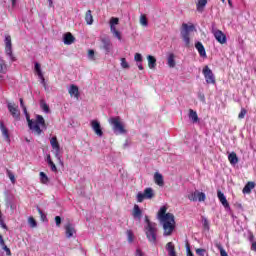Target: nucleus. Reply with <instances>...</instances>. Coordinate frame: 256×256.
Instances as JSON below:
<instances>
[{
    "instance_id": "f257e3e1",
    "label": "nucleus",
    "mask_w": 256,
    "mask_h": 256,
    "mask_svg": "<svg viewBox=\"0 0 256 256\" xmlns=\"http://www.w3.org/2000/svg\"><path fill=\"white\" fill-rule=\"evenodd\" d=\"M157 219L163 227L164 237H171L176 227L175 215L167 213V206H162L157 213Z\"/></svg>"
},
{
    "instance_id": "f03ea898",
    "label": "nucleus",
    "mask_w": 256,
    "mask_h": 256,
    "mask_svg": "<svg viewBox=\"0 0 256 256\" xmlns=\"http://www.w3.org/2000/svg\"><path fill=\"white\" fill-rule=\"evenodd\" d=\"M144 221L146 223L144 226L146 238L151 245H157V233L159 231V229H157V223L151 222L149 216H145Z\"/></svg>"
},
{
    "instance_id": "7ed1b4c3",
    "label": "nucleus",
    "mask_w": 256,
    "mask_h": 256,
    "mask_svg": "<svg viewBox=\"0 0 256 256\" xmlns=\"http://www.w3.org/2000/svg\"><path fill=\"white\" fill-rule=\"evenodd\" d=\"M27 121H28V127L32 131H34L35 135H41L43 133L42 129H47V124L45 123V118H43L41 115L36 116V121L33 122L31 118L27 115ZM41 125V127L39 126Z\"/></svg>"
},
{
    "instance_id": "20e7f679",
    "label": "nucleus",
    "mask_w": 256,
    "mask_h": 256,
    "mask_svg": "<svg viewBox=\"0 0 256 256\" xmlns=\"http://www.w3.org/2000/svg\"><path fill=\"white\" fill-rule=\"evenodd\" d=\"M108 123L112 125V129L116 135H125L127 133L125 125L121 122V117H111L109 118Z\"/></svg>"
},
{
    "instance_id": "39448f33",
    "label": "nucleus",
    "mask_w": 256,
    "mask_h": 256,
    "mask_svg": "<svg viewBox=\"0 0 256 256\" xmlns=\"http://www.w3.org/2000/svg\"><path fill=\"white\" fill-rule=\"evenodd\" d=\"M182 27L184 29V31L181 32V37L185 43V47L189 48L191 47V38L189 37V31H193V29H195V26L191 25H187V24H182Z\"/></svg>"
},
{
    "instance_id": "423d86ee",
    "label": "nucleus",
    "mask_w": 256,
    "mask_h": 256,
    "mask_svg": "<svg viewBox=\"0 0 256 256\" xmlns=\"http://www.w3.org/2000/svg\"><path fill=\"white\" fill-rule=\"evenodd\" d=\"M202 73L208 85H215L216 83L215 74H213V70L209 68V66H205L202 70Z\"/></svg>"
},
{
    "instance_id": "0eeeda50",
    "label": "nucleus",
    "mask_w": 256,
    "mask_h": 256,
    "mask_svg": "<svg viewBox=\"0 0 256 256\" xmlns=\"http://www.w3.org/2000/svg\"><path fill=\"white\" fill-rule=\"evenodd\" d=\"M155 197V192H153V188H146L144 189V192H139L137 194V201L138 203H143L145 199H153Z\"/></svg>"
},
{
    "instance_id": "6e6552de",
    "label": "nucleus",
    "mask_w": 256,
    "mask_h": 256,
    "mask_svg": "<svg viewBox=\"0 0 256 256\" xmlns=\"http://www.w3.org/2000/svg\"><path fill=\"white\" fill-rule=\"evenodd\" d=\"M189 201H199L200 203L205 201L207 199V196L204 192H199L198 190H195L194 192L188 194Z\"/></svg>"
},
{
    "instance_id": "1a4fd4ad",
    "label": "nucleus",
    "mask_w": 256,
    "mask_h": 256,
    "mask_svg": "<svg viewBox=\"0 0 256 256\" xmlns=\"http://www.w3.org/2000/svg\"><path fill=\"white\" fill-rule=\"evenodd\" d=\"M7 108L12 117L16 119V121H19L21 117V111H19V106H17L15 103L10 102L7 104Z\"/></svg>"
},
{
    "instance_id": "9d476101",
    "label": "nucleus",
    "mask_w": 256,
    "mask_h": 256,
    "mask_svg": "<svg viewBox=\"0 0 256 256\" xmlns=\"http://www.w3.org/2000/svg\"><path fill=\"white\" fill-rule=\"evenodd\" d=\"M212 33H213L216 41H218V43H220V45H225V43H227V36L225 35V33H223V31H221L219 29H213Z\"/></svg>"
},
{
    "instance_id": "9b49d317",
    "label": "nucleus",
    "mask_w": 256,
    "mask_h": 256,
    "mask_svg": "<svg viewBox=\"0 0 256 256\" xmlns=\"http://www.w3.org/2000/svg\"><path fill=\"white\" fill-rule=\"evenodd\" d=\"M91 127L98 137H103V129H101V123H99V121L92 120Z\"/></svg>"
},
{
    "instance_id": "f8f14e48",
    "label": "nucleus",
    "mask_w": 256,
    "mask_h": 256,
    "mask_svg": "<svg viewBox=\"0 0 256 256\" xmlns=\"http://www.w3.org/2000/svg\"><path fill=\"white\" fill-rule=\"evenodd\" d=\"M101 49H103L106 53H110L111 51V40L107 37L101 38Z\"/></svg>"
},
{
    "instance_id": "ddd939ff",
    "label": "nucleus",
    "mask_w": 256,
    "mask_h": 256,
    "mask_svg": "<svg viewBox=\"0 0 256 256\" xmlns=\"http://www.w3.org/2000/svg\"><path fill=\"white\" fill-rule=\"evenodd\" d=\"M168 256H177V250L175 249V244L173 242H168L165 246Z\"/></svg>"
},
{
    "instance_id": "4468645a",
    "label": "nucleus",
    "mask_w": 256,
    "mask_h": 256,
    "mask_svg": "<svg viewBox=\"0 0 256 256\" xmlns=\"http://www.w3.org/2000/svg\"><path fill=\"white\" fill-rule=\"evenodd\" d=\"M65 231H66V237L68 239H71V237H73V234L76 233L75 227L73 226V224L69 222L65 225Z\"/></svg>"
},
{
    "instance_id": "2eb2a0df",
    "label": "nucleus",
    "mask_w": 256,
    "mask_h": 256,
    "mask_svg": "<svg viewBox=\"0 0 256 256\" xmlns=\"http://www.w3.org/2000/svg\"><path fill=\"white\" fill-rule=\"evenodd\" d=\"M132 215H133L134 219L141 220V217H143V210H141L139 205H137V204L134 205Z\"/></svg>"
},
{
    "instance_id": "dca6fc26",
    "label": "nucleus",
    "mask_w": 256,
    "mask_h": 256,
    "mask_svg": "<svg viewBox=\"0 0 256 256\" xmlns=\"http://www.w3.org/2000/svg\"><path fill=\"white\" fill-rule=\"evenodd\" d=\"M64 45H73L75 43V36L71 32L64 34Z\"/></svg>"
},
{
    "instance_id": "f3484780",
    "label": "nucleus",
    "mask_w": 256,
    "mask_h": 256,
    "mask_svg": "<svg viewBox=\"0 0 256 256\" xmlns=\"http://www.w3.org/2000/svg\"><path fill=\"white\" fill-rule=\"evenodd\" d=\"M217 197H218L220 203H222L223 207H225V208L229 207V202L227 201L225 194H223V192H221V190L217 191Z\"/></svg>"
},
{
    "instance_id": "a211bd4d",
    "label": "nucleus",
    "mask_w": 256,
    "mask_h": 256,
    "mask_svg": "<svg viewBox=\"0 0 256 256\" xmlns=\"http://www.w3.org/2000/svg\"><path fill=\"white\" fill-rule=\"evenodd\" d=\"M154 183L159 187H163V185H165V181L163 180V175L161 173L156 172L154 174Z\"/></svg>"
},
{
    "instance_id": "6ab92c4d",
    "label": "nucleus",
    "mask_w": 256,
    "mask_h": 256,
    "mask_svg": "<svg viewBox=\"0 0 256 256\" xmlns=\"http://www.w3.org/2000/svg\"><path fill=\"white\" fill-rule=\"evenodd\" d=\"M0 130L3 137H5L6 141H11V138L9 137V129H7V127L2 121H0Z\"/></svg>"
},
{
    "instance_id": "aec40b11",
    "label": "nucleus",
    "mask_w": 256,
    "mask_h": 256,
    "mask_svg": "<svg viewBox=\"0 0 256 256\" xmlns=\"http://www.w3.org/2000/svg\"><path fill=\"white\" fill-rule=\"evenodd\" d=\"M195 48L197 49L200 57H207V52L205 51V46H203V43L197 42L195 44Z\"/></svg>"
},
{
    "instance_id": "412c9836",
    "label": "nucleus",
    "mask_w": 256,
    "mask_h": 256,
    "mask_svg": "<svg viewBox=\"0 0 256 256\" xmlns=\"http://www.w3.org/2000/svg\"><path fill=\"white\" fill-rule=\"evenodd\" d=\"M50 144H51L52 149L56 150L57 154L59 153V151H61V146L59 145V141L57 140L56 136H53L50 139Z\"/></svg>"
},
{
    "instance_id": "4be33fe9",
    "label": "nucleus",
    "mask_w": 256,
    "mask_h": 256,
    "mask_svg": "<svg viewBox=\"0 0 256 256\" xmlns=\"http://www.w3.org/2000/svg\"><path fill=\"white\" fill-rule=\"evenodd\" d=\"M255 187V182H247V184L244 186L242 192L244 195H249L251 191H253V188Z\"/></svg>"
},
{
    "instance_id": "5701e85b",
    "label": "nucleus",
    "mask_w": 256,
    "mask_h": 256,
    "mask_svg": "<svg viewBox=\"0 0 256 256\" xmlns=\"http://www.w3.org/2000/svg\"><path fill=\"white\" fill-rule=\"evenodd\" d=\"M34 69L38 77L42 80V83L45 85V77L43 76V71H41V64H39V62H36Z\"/></svg>"
},
{
    "instance_id": "b1692460",
    "label": "nucleus",
    "mask_w": 256,
    "mask_h": 256,
    "mask_svg": "<svg viewBox=\"0 0 256 256\" xmlns=\"http://www.w3.org/2000/svg\"><path fill=\"white\" fill-rule=\"evenodd\" d=\"M69 95H71V97L75 96L76 99H79V87H77L76 85H71L70 89L68 91Z\"/></svg>"
},
{
    "instance_id": "393cba45",
    "label": "nucleus",
    "mask_w": 256,
    "mask_h": 256,
    "mask_svg": "<svg viewBox=\"0 0 256 256\" xmlns=\"http://www.w3.org/2000/svg\"><path fill=\"white\" fill-rule=\"evenodd\" d=\"M147 59L149 69H155V67H157V59L152 55H148Z\"/></svg>"
},
{
    "instance_id": "a878e982",
    "label": "nucleus",
    "mask_w": 256,
    "mask_h": 256,
    "mask_svg": "<svg viewBox=\"0 0 256 256\" xmlns=\"http://www.w3.org/2000/svg\"><path fill=\"white\" fill-rule=\"evenodd\" d=\"M228 161H230L231 165H237L239 163V158L237 157V153L231 152L228 155Z\"/></svg>"
},
{
    "instance_id": "bb28decb",
    "label": "nucleus",
    "mask_w": 256,
    "mask_h": 256,
    "mask_svg": "<svg viewBox=\"0 0 256 256\" xmlns=\"http://www.w3.org/2000/svg\"><path fill=\"white\" fill-rule=\"evenodd\" d=\"M188 117H189V119H191V121H192L193 123L199 122V116L197 115V112L194 111L193 109H190V110H189Z\"/></svg>"
},
{
    "instance_id": "cd10ccee",
    "label": "nucleus",
    "mask_w": 256,
    "mask_h": 256,
    "mask_svg": "<svg viewBox=\"0 0 256 256\" xmlns=\"http://www.w3.org/2000/svg\"><path fill=\"white\" fill-rule=\"evenodd\" d=\"M5 53L11 59V61H17V58L13 55V46H5Z\"/></svg>"
},
{
    "instance_id": "c85d7f7f",
    "label": "nucleus",
    "mask_w": 256,
    "mask_h": 256,
    "mask_svg": "<svg viewBox=\"0 0 256 256\" xmlns=\"http://www.w3.org/2000/svg\"><path fill=\"white\" fill-rule=\"evenodd\" d=\"M51 171H53V173H57V166L55 165V162H53V160L51 159V155L47 156L46 159Z\"/></svg>"
},
{
    "instance_id": "c756f323",
    "label": "nucleus",
    "mask_w": 256,
    "mask_h": 256,
    "mask_svg": "<svg viewBox=\"0 0 256 256\" xmlns=\"http://www.w3.org/2000/svg\"><path fill=\"white\" fill-rule=\"evenodd\" d=\"M85 21H86L87 25H91L93 23V14H92L91 10H88L85 13Z\"/></svg>"
},
{
    "instance_id": "7c9ffc66",
    "label": "nucleus",
    "mask_w": 256,
    "mask_h": 256,
    "mask_svg": "<svg viewBox=\"0 0 256 256\" xmlns=\"http://www.w3.org/2000/svg\"><path fill=\"white\" fill-rule=\"evenodd\" d=\"M176 63H175V54L170 53L168 56V66L173 69V67H175Z\"/></svg>"
},
{
    "instance_id": "2f4dec72",
    "label": "nucleus",
    "mask_w": 256,
    "mask_h": 256,
    "mask_svg": "<svg viewBox=\"0 0 256 256\" xmlns=\"http://www.w3.org/2000/svg\"><path fill=\"white\" fill-rule=\"evenodd\" d=\"M40 183L43 185H47L49 183V177L45 172H40Z\"/></svg>"
},
{
    "instance_id": "473e14b6",
    "label": "nucleus",
    "mask_w": 256,
    "mask_h": 256,
    "mask_svg": "<svg viewBox=\"0 0 256 256\" xmlns=\"http://www.w3.org/2000/svg\"><path fill=\"white\" fill-rule=\"evenodd\" d=\"M0 73L5 74L7 73V64H5V60L0 57Z\"/></svg>"
},
{
    "instance_id": "72a5a7b5",
    "label": "nucleus",
    "mask_w": 256,
    "mask_h": 256,
    "mask_svg": "<svg viewBox=\"0 0 256 256\" xmlns=\"http://www.w3.org/2000/svg\"><path fill=\"white\" fill-rule=\"evenodd\" d=\"M140 23L143 25V27H147L149 25V22L147 21V16L145 14H142L140 16Z\"/></svg>"
},
{
    "instance_id": "f704fd0d",
    "label": "nucleus",
    "mask_w": 256,
    "mask_h": 256,
    "mask_svg": "<svg viewBox=\"0 0 256 256\" xmlns=\"http://www.w3.org/2000/svg\"><path fill=\"white\" fill-rule=\"evenodd\" d=\"M126 235L128 237V243H133L135 239V235L133 234V231L127 230Z\"/></svg>"
},
{
    "instance_id": "c9c22d12",
    "label": "nucleus",
    "mask_w": 256,
    "mask_h": 256,
    "mask_svg": "<svg viewBox=\"0 0 256 256\" xmlns=\"http://www.w3.org/2000/svg\"><path fill=\"white\" fill-rule=\"evenodd\" d=\"M207 5V0H199L197 3V10L201 11Z\"/></svg>"
},
{
    "instance_id": "e433bc0d",
    "label": "nucleus",
    "mask_w": 256,
    "mask_h": 256,
    "mask_svg": "<svg viewBox=\"0 0 256 256\" xmlns=\"http://www.w3.org/2000/svg\"><path fill=\"white\" fill-rule=\"evenodd\" d=\"M216 247H217V249H219L221 256H229L227 254V251H225V249H223V246H221V244H217Z\"/></svg>"
},
{
    "instance_id": "4c0bfd02",
    "label": "nucleus",
    "mask_w": 256,
    "mask_h": 256,
    "mask_svg": "<svg viewBox=\"0 0 256 256\" xmlns=\"http://www.w3.org/2000/svg\"><path fill=\"white\" fill-rule=\"evenodd\" d=\"M134 60L136 63H143V56L140 53H136L134 55Z\"/></svg>"
},
{
    "instance_id": "58836bf2",
    "label": "nucleus",
    "mask_w": 256,
    "mask_h": 256,
    "mask_svg": "<svg viewBox=\"0 0 256 256\" xmlns=\"http://www.w3.org/2000/svg\"><path fill=\"white\" fill-rule=\"evenodd\" d=\"M245 115H247V109L241 108V111L238 114V119H245Z\"/></svg>"
},
{
    "instance_id": "ea45409f",
    "label": "nucleus",
    "mask_w": 256,
    "mask_h": 256,
    "mask_svg": "<svg viewBox=\"0 0 256 256\" xmlns=\"http://www.w3.org/2000/svg\"><path fill=\"white\" fill-rule=\"evenodd\" d=\"M121 67L122 69H129V63L127 62V59L121 58Z\"/></svg>"
},
{
    "instance_id": "a19ab883",
    "label": "nucleus",
    "mask_w": 256,
    "mask_h": 256,
    "mask_svg": "<svg viewBox=\"0 0 256 256\" xmlns=\"http://www.w3.org/2000/svg\"><path fill=\"white\" fill-rule=\"evenodd\" d=\"M37 211L41 217V221H47V215H45V213H43V211L41 210V208L37 207Z\"/></svg>"
},
{
    "instance_id": "79ce46f5",
    "label": "nucleus",
    "mask_w": 256,
    "mask_h": 256,
    "mask_svg": "<svg viewBox=\"0 0 256 256\" xmlns=\"http://www.w3.org/2000/svg\"><path fill=\"white\" fill-rule=\"evenodd\" d=\"M7 176L9 177L11 183L15 184V175L13 172H11V170H7Z\"/></svg>"
},
{
    "instance_id": "37998d69",
    "label": "nucleus",
    "mask_w": 256,
    "mask_h": 256,
    "mask_svg": "<svg viewBox=\"0 0 256 256\" xmlns=\"http://www.w3.org/2000/svg\"><path fill=\"white\" fill-rule=\"evenodd\" d=\"M28 223H29L30 227H37V221H35V218H33V217H29Z\"/></svg>"
},
{
    "instance_id": "c03bdc74",
    "label": "nucleus",
    "mask_w": 256,
    "mask_h": 256,
    "mask_svg": "<svg viewBox=\"0 0 256 256\" xmlns=\"http://www.w3.org/2000/svg\"><path fill=\"white\" fill-rule=\"evenodd\" d=\"M88 59L95 61V50H88Z\"/></svg>"
},
{
    "instance_id": "a18cd8bd",
    "label": "nucleus",
    "mask_w": 256,
    "mask_h": 256,
    "mask_svg": "<svg viewBox=\"0 0 256 256\" xmlns=\"http://www.w3.org/2000/svg\"><path fill=\"white\" fill-rule=\"evenodd\" d=\"M186 251H187V256H195L191 251V245L189 243H186Z\"/></svg>"
},
{
    "instance_id": "49530a36",
    "label": "nucleus",
    "mask_w": 256,
    "mask_h": 256,
    "mask_svg": "<svg viewBox=\"0 0 256 256\" xmlns=\"http://www.w3.org/2000/svg\"><path fill=\"white\" fill-rule=\"evenodd\" d=\"M205 249H203V248H197L196 249V255H198V256H205Z\"/></svg>"
},
{
    "instance_id": "de8ad7c7",
    "label": "nucleus",
    "mask_w": 256,
    "mask_h": 256,
    "mask_svg": "<svg viewBox=\"0 0 256 256\" xmlns=\"http://www.w3.org/2000/svg\"><path fill=\"white\" fill-rule=\"evenodd\" d=\"M110 25L112 26L119 25V18L112 17L110 19Z\"/></svg>"
},
{
    "instance_id": "09e8293b",
    "label": "nucleus",
    "mask_w": 256,
    "mask_h": 256,
    "mask_svg": "<svg viewBox=\"0 0 256 256\" xmlns=\"http://www.w3.org/2000/svg\"><path fill=\"white\" fill-rule=\"evenodd\" d=\"M2 249L4 251H6L7 256H11V249H9V247H7V245L4 244V246H2Z\"/></svg>"
},
{
    "instance_id": "8fccbe9b",
    "label": "nucleus",
    "mask_w": 256,
    "mask_h": 256,
    "mask_svg": "<svg viewBox=\"0 0 256 256\" xmlns=\"http://www.w3.org/2000/svg\"><path fill=\"white\" fill-rule=\"evenodd\" d=\"M41 107L43 109V111H45V113H49V105H47V103H42Z\"/></svg>"
},
{
    "instance_id": "3c124183",
    "label": "nucleus",
    "mask_w": 256,
    "mask_h": 256,
    "mask_svg": "<svg viewBox=\"0 0 256 256\" xmlns=\"http://www.w3.org/2000/svg\"><path fill=\"white\" fill-rule=\"evenodd\" d=\"M5 46H12L11 37L9 35L5 37Z\"/></svg>"
},
{
    "instance_id": "603ef678",
    "label": "nucleus",
    "mask_w": 256,
    "mask_h": 256,
    "mask_svg": "<svg viewBox=\"0 0 256 256\" xmlns=\"http://www.w3.org/2000/svg\"><path fill=\"white\" fill-rule=\"evenodd\" d=\"M114 37H116L119 41H121V32L119 30L113 32Z\"/></svg>"
},
{
    "instance_id": "864d4df0",
    "label": "nucleus",
    "mask_w": 256,
    "mask_h": 256,
    "mask_svg": "<svg viewBox=\"0 0 256 256\" xmlns=\"http://www.w3.org/2000/svg\"><path fill=\"white\" fill-rule=\"evenodd\" d=\"M55 222H56V225L58 227H61V216H56L55 217Z\"/></svg>"
},
{
    "instance_id": "5fc2aeb1",
    "label": "nucleus",
    "mask_w": 256,
    "mask_h": 256,
    "mask_svg": "<svg viewBox=\"0 0 256 256\" xmlns=\"http://www.w3.org/2000/svg\"><path fill=\"white\" fill-rule=\"evenodd\" d=\"M203 225L205 229H209V220H207V218L204 219Z\"/></svg>"
},
{
    "instance_id": "6e6d98bb",
    "label": "nucleus",
    "mask_w": 256,
    "mask_h": 256,
    "mask_svg": "<svg viewBox=\"0 0 256 256\" xmlns=\"http://www.w3.org/2000/svg\"><path fill=\"white\" fill-rule=\"evenodd\" d=\"M0 245L5 246V240L3 239V236L0 234Z\"/></svg>"
},
{
    "instance_id": "4d7b16f0",
    "label": "nucleus",
    "mask_w": 256,
    "mask_h": 256,
    "mask_svg": "<svg viewBox=\"0 0 256 256\" xmlns=\"http://www.w3.org/2000/svg\"><path fill=\"white\" fill-rule=\"evenodd\" d=\"M136 256H143V251H141V249H137Z\"/></svg>"
},
{
    "instance_id": "13d9d810",
    "label": "nucleus",
    "mask_w": 256,
    "mask_h": 256,
    "mask_svg": "<svg viewBox=\"0 0 256 256\" xmlns=\"http://www.w3.org/2000/svg\"><path fill=\"white\" fill-rule=\"evenodd\" d=\"M110 31L111 33H115V31H117V28L113 25H110Z\"/></svg>"
},
{
    "instance_id": "bf43d9fd",
    "label": "nucleus",
    "mask_w": 256,
    "mask_h": 256,
    "mask_svg": "<svg viewBox=\"0 0 256 256\" xmlns=\"http://www.w3.org/2000/svg\"><path fill=\"white\" fill-rule=\"evenodd\" d=\"M22 109H23V111H24V114L26 115V120H27V115H28V117H30V116H29V113L27 112V107L24 106V108H22Z\"/></svg>"
},
{
    "instance_id": "052dcab7",
    "label": "nucleus",
    "mask_w": 256,
    "mask_h": 256,
    "mask_svg": "<svg viewBox=\"0 0 256 256\" xmlns=\"http://www.w3.org/2000/svg\"><path fill=\"white\" fill-rule=\"evenodd\" d=\"M251 250L256 251V242H253L251 245Z\"/></svg>"
},
{
    "instance_id": "680f3d73",
    "label": "nucleus",
    "mask_w": 256,
    "mask_h": 256,
    "mask_svg": "<svg viewBox=\"0 0 256 256\" xmlns=\"http://www.w3.org/2000/svg\"><path fill=\"white\" fill-rule=\"evenodd\" d=\"M20 106L23 109L25 106V103L23 102V98H20Z\"/></svg>"
},
{
    "instance_id": "e2e57ef3",
    "label": "nucleus",
    "mask_w": 256,
    "mask_h": 256,
    "mask_svg": "<svg viewBox=\"0 0 256 256\" xmlns=\"http://www.w3.org/2000/svg\"><path fill=\"white\" fill-rule=\"evenodd\" d=\"M138 69L140 70V71H143V64H141V62H138Z\"/></svg>"
},
{
    "instance_id": "0e129e2a",
    "label": "nucleus",
    "mask_w": 256,
    "mask_h": 256,
    "mask_svg": "<svg viewBox=\"0 0 256 256\" xmlns=\"http://www.w3.org/2000/svg\"><path fill=\"white\" fill-rule=\"evenodd\" d=\"M12 1V6L15 7L17 0H11Z\"/></svg>"
},
{
    "instance_id": "69168bd1",
    "label": "nucleus",
    "mask_w": 256,
    "mask_h": 256,
    "mask_svg": "<svg viewBox=\"0 0 256 256\" xmlns=\"http://www.w3.org/2000/svg\"><path fill=\"white\" fill-rule=\"evenodd\" d=\"M50 7H53V0H49Z\"/></svg>"
},
{
    "instance_id": "338daca9",
    "label": "nucleus",
    "mask_w": 256,
    "mask_h": 256,
    "mask_svg": "<svg viewBox=\"0 0 256 256\" xmlns=\"http://www.w3.org/2000/svg\"><path fill=\"white\" fill-rule=\"evenodd\" d=\"M3 229H7V225L6 224H2Z\"/></svg>"
},
{
    "instance_id": "774afa93",
    "label": "nucleus",
    "mask_w": 256,
    "mask_h": 256,
    "mask_svg": "<svg viewBox=\"0 0 256 256\" xmlns=\"http://www.w3.org/2000/svg\"><path fill=\"white\" fill-rule=\"evenodd\" d=\"M2 217H3V214L1 213V210H0V221H1Z\"/></svg>"
}]
</instances>
